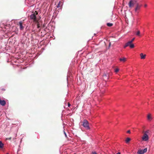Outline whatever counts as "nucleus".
Here are the masks:
<instances>
[{
	"mask_svg": "<svg viewBox=\"0 0 154 154\" xmlns=\"http://www.w3.org/2000/svg\"><path fill=\"white\" fill-rule=\"evenodd\" d=\"M38 14L37 11H35V12L32 14L30 16V18L34 22H37V20L36 18V15Z\"/></svg>",
	"mask_w": 154,
	"mask_h": 154,
	"instance_id": "nucleus-1",
	"label": "nucleus"
},
{
	"mask_svg": "<svg viewBox=\"0 0 154 154\" xmlns=\"http://www.w3.org/2000/svg\"><path fill=\"white\" fill-rule=\"evenodd\" d=\"M83 126L87 129H89L90 127L89 125V123L87 121L84 120L83 122Z\"/></svg>",
	"mask_w": 154,
	"mask_h": 154,
	"instance_id": "nucleus-2",
	"label": "nucleus"
},
{
	"mask_svg": "<svg viewBox=\"0 0 154 154\" xmlns=\"http://www.w3.org/2000/svg\"><path fill=\"white\" fill-rule=\"evenodd\" d=\"M141 138L142 140L144 141H147L149 139L148 135L144 134H143Z\"/></svg>",
	"mask_w": 154,
	"mask_h": 154,
	"instance_id": "nucleus-3",
	"label": "nucleus"
},
{
	"mask_svg": "<svg viewBox=\"0 0 154 154\" xmlns=\"http://www.w3.org/2000/svg\"><path fill=\"white\" fill-rule=\"evenodd\" d=\"M136 3V1L134 0H131L130 1L128 5L130 8H132L133 7L134 5Z\"/></svg>",
	"mask_w": 154,
	"mask_h": 154,
	"instance_id": "nucleus-4",
	"label": "nucleus"
},
{
	"mask_svg": "<svg viewBox=\"0 0 154 154\" xmlns=\"http://www.w3.org/2000/svg\"><path fill=\"white\" fill-rule=\"evenodd\" d=\"M58 4L57 6V8H58L57 10H60L62 8V2L59 1V2L57 1Z\"/></svg>",
	"mask_w": 154,
	"mask_h": 154,
	"instance_id": "nucleus-5",
	"label": "nucleus"
},
{
	"mask_svg": "<svg viewBox=\"0 0 154 154\" xmlns=\"http://www.w3.org/2000/svg\"><path fill=\"white\" fill-rule=\"evenodd\" d=\"M147 148H146L144 149L143 150L142 149H139L137 152V153L138 154H143L144 153L146 152H147Z\"/></svg>",
	"mask_w": 154,
	"mask_h": 154,
	"instance_id": "nucleus-6",
	"label": "nucleus"
},
{
	"mask_svg": "<svg viewBox=\"0 0 154 154\" xmlns=\"http://www.w3.org/2000/svg\"><path fill=\"white\" fill-rule=\"evenodd\" d=\"M6 104V102L4 100H1L0 98V104L2 106H4Z\"/></svg>",
	"mask_w": 154,
	"mask_h": 154,
	"instance_id": "nucleus-7",
	"label": "nucleus"
},
{
	"mask_svg": "<svg viewBox=\"0 0 154 154\" xmlns=\"http://www.w3.org/2000/svg\"><path fill=\"white\" fill-rule=\"evenodd\" d=\"M141 7V5H140L138 3H137L136 4V6L135 8V11H136L137 10H139L140 7Z\"/></svg>",
	"mask_w": 154,
	"mask_h": 154,
	"instance_id": "nucleus-8",
	"label": "nucleus"
},
{
	"mask_svg": "<svg viewBox=\"0 0 154 154\" xmlns=\"http://www.w3.org/2000/svg\"><path fill=\"white\" fill-rule=\"evenodd\" d=\"M23 23L22 22H19L20 28L21 30H22L24 29V27L22 25Z\"/></svg>",
	"mask_w": 154,
	"mask_h": 154,
	"instance_id": "nucleus-9",
	"label": "nucleus"
},
{
	"mask_svg": "<svg viewBox=\"0 0 154 154\" xmlns=\"http://www.w3.org/2000/svg\"><path fill=\"white\" fill-rule=\"evenodd\" d=\"M119 60L121 62H125L126 60V58L125 57H123L122 58H120L119 59Z\"/></svg>",
	"mask_w": 154,
	"mask_h": 154,
	"instance_id": "nucleus-10",
	"label": "nucleus"
},
{
	"mask_svg": "<svg viewBox=\"0 0 154 154\" xmlns=\"http://www.w3.org/2000/svg\"><path fill=\"white\" fill-rule=\"evenodd\" d=\"M140 56L141 59H144L145 58V57L146 55V54L143 55V53H141L140 54Z\"/></svg>",
	"mask_w": 154,
	"mask_h": 154,
	"instance_id": "nucleus-11",
	"label": "nucleus"
},
{
	"mask_svg": "<svg viewBox=\"0 0 154 154\" xmlns=\"http://www.w3.org/2000/svg\"><path fill=\"white\" fill-rule=\"evenodd\" d=\"M147 119L149 120H151L152 118V117H151V115L150 114H149L148 115H147Z\"/></svg>",
	"mask_w": 154,
	"mask_h": 154,
	"instance_id": "nucleus-12",
	"label": "nucleus"
},
{
	"mask_svg": "<svg viewBox=\"0 0 154 154\" xmlns=\"http://www.w3.org/2000/svg\"><path fill=\"white\" fill-rule=\"evenodd\" d=\"M6 90V89L5 88L3 87H1L0 89V91L2 92H3Z\"/></svg>",
	"mask_w": 154,
	"mask_h": 154,
	"instance_id": "nucleus-13",
	"label": "nucleus"
},
{
	"mask_svg": "<svg viewBox=\"0 0 154 154\" xmlns=\"http://www.w3.org/2000/svg\"><path fill=\"white\" fill-rule=\"evenodd\" d=\"M150 131L149 130H147L146 131L144 132V134H146L148 135L150 134Z\"/></svg>",
	"mask_w": 154,
	"mask_h": 154,
	"instance_id": "nucleus-14",
	"label": "nucleus"
},
{
	"mask_svg": "<svg viewBox=\"0 0 154 154\" xmlns=\"http://www.w3.org/2000/svg\"><path fill=\"white\" fill-rule=\"evenodd\" d=\"M131 140V139L129 138H127L126 140H125V141H126V142L127 143H128V142H129Z\"/></svg>",
	"mask_w": 154,
	"mask_h": 154,
	"instance_id": "nucleus-15",
	"label": "nucleus"
},
{
	"mask_svg": "<svg viewBox=\"0 0 154 154\" xmlns=\"http://www.w3.org/2000/svg\"><path fill=\"white\" fill-rule=\"evenodd\" d=\"M4 144L1 141H0V148H2L3 147Z\"/></svg>",
	"mask_w": 154,
	"mask_h": 154,
	"instance_id": "nucleus-16",
	"label": "nucleus"
},
{
	"mask_svg": "<svg viewBox=\"0 0 154 154\" xmlns=\"http://www.w3.org/2000/svg\"><path fill=\"white\" fill-rule=\"evenodd\" d=\"M107 25L109 27L112 26L113 25V24L110 23H107Z\"/></svg>",
	"mask_w": 154,
	"mask_h": 154,
	"instance_id": "nucleus-17",
	"label": "nucleus"
},
{
	"mask_svg": "<svg viewBox=\"0 0 154 154\" xmlns=\"http://www.w3.org/2000/svg\"><path fill=\"white\" fill-rule=\"evenodd\" d=\"M129 47L131 48H133L134 47V44H132V43H131L129 46Z\"/></svg>",
	"mask_w": 154,
	"mask_h": 154,
	"instance_id": "nucleus-18",
	"label": "nucleus"
},
{
	"mask_svg": "<svg viewBox=\"0 0 154 154\" xmlns=\"http://www.w3.org/2000/svg\"><path fill=\"white\" fill-rule=\"evenodd\" d=\"M119 69H118V68H115V69H114V71H115V72H119Z\"/></svg>",
	"mask_w": 154,
	"mask_h": 154,
	"instance_id": "nucleus-19",
	"label": "nucleus"
},
{
	"mask_svg": "<svg viewBox=\"0 0 154 154\" xmlns=\"http://www.w3.org/2000/svg\"><path fill=\"white\" fill-rule=\"evenodd\" d=\"M140 31H138L136 33V35L138 36H140Z\"/></svg>",
	"mask_w": 154,
	"mask_h": 154,
	"instance_id": "nucleus-20",
	"label": "nucleus"
},
{
	"mask_svg": "<svg viewBox=\"0 0 154 154\" xmlns=\"http://www.w3.org/2000/svg\"><path fill=\"white\" fill-rule=\"evenodd\" d=\"M131 43L130 41L128 42L127 43H126L127 45L129 46Z\"/></svg>",
	"mask_w": 154,
	"mask_h": 154,
	"instance_id": "nucleus-21",
	"label": "nucleus"
},
{
	"mask_svg": "<svg viewBox=\"0 0 154 154\" xmlns=\"http://www.w3.org/2000/svg\"><path fill=\"white\" fill-rule=\"evenodd\" d=\"M135 39V38H133L131 41H130V42L131 43H132V42L134 41Z\"/></svg>",
	"mask_w": 154,
	"mask_h": 154,
	"instance_id": "nucleus-22",
	"label": "nucleus"
},
{
	"mask_svg": "<svg viewBox=\"0 0 154 154\" xmlns=\"http://www.w3.org/2000/svg\"><path fill=\"white\" fill-rule=\"evenodd\" d=\"M11 139V137H9V138H6V140H10Z\"/></svg>",
	"mask_w": 154,
	"mask_h": 154,
	"instance_id": "nucleus-23",
	"label": "nucleus"
},
{
	"mask_svg": "<svg viewBox=\"0 0 154 154\" xmlns=\"http://www.w3.org/2000/svg\"><path fill=\"white\" fill-rule=\"evenodd\" d=\"M127 46H128V45H127V44L126 43L125 44V45L124 46V48H125L126 47H127Z\"/></svg>",
	"mask_w": 154,
	"mask_h": 154,
	"instance_id": "nucleus-24",
	"label": "nucleus"
},
{
	"mask_svg": "<svg viewBox=\"0 0 154 154\" xmlns=\"http://www.w3.org/2000/svg\"><path fill=\"white\" fill-rule=\"evenodd\" d=\"M92 154H97L96 152H92Z\"/></svg>",
	"mask_w": 154,
	"mask_h": 154,
	"instance_id": "nucleus-25",
	"label": "nucleus"
},
{
	"mask_svg": "<svg viewBox=\"0 0 154 154\" xmlns=\"http://www.w3.org/2000/svg\"><path fill=\"white\" fill-rule=\"evenodd\" d=\"M70 105H71L69 103H68V107H69L70 106Z\"/></svg>",
	"mask_w": 154,
	"mask_h": 154,
	"instance_id": "nucleus-26",
	"label": "nucleus"
},
{
	"mask_svg": "<svg viewBox=\"0 0 154 154\" xmlns=\"http://www.w3.org/2000/svg\"><path fill=\"white\" fill-rule=\"evenodd\" d=\"M64 134H65V137H67V135H66V133L64 131Z\"/></svg>",
	"mask_w": 154,
	"mask_h": 154,
	"instance_id": "nucleus-27",
	"label": "nucleus"
},
{
	"mask_svg": "<svg viewBox=\"0 0 154 154\" xmlns=\"http://www.w3.org/2000/svg\"><path fill=\"white\" fill-rule=\"evenodd\" d=\"M127 133H130V130H128V131H127Z\"/></svg>",
	"mask_w": 154,
	"mask_h": 154,
	"instance_id": "nucleus-28",
	"label": "nucleus"
},
{
	"mask_svg": "<svg viewBox=\"0 0 154 154\" xmlns=\"http://www.w3.org/2000/svg\"><path fill=\"white\" fill-rule=\"evenodd\" d=\"M40 25H39V24H37V27L38 28L39 27H40Z\"/></svg>",
	"mask_w": 154,
	"mask_h": 154,
	"instance_id": "nucleus-29",
	"label": "nucleus"
},
{
	"mask_svg": "<svg viewBox=\"0 0 154 154\" xmlns=\"http://www.w3.org/2000/svg\"><path fill=\"white\" fill-rule=\"evenodd\" d=\"M147 6V5L146 4H145L144 5V7H146Z\"/></svg>",
	"mask_w": 154,
	"mask_h": 154,
	"instance_id": "nucleus-30",
	"label": "nucleus"
},
{
	"mask_svg": "<svg viewBox=\"0 0 154 154\" xmlns=\"http://www.w3.org/2000/svg\"><path fill=\"white\" fill-rule=\"evenodd\" d=\"M116 154H121L120 152H118Z\"/></svg>",
	"mask_w": 154,
	"mask_h": 154,
	"instance_id": "nucleus-31",
	"label": "nucleus"
},
{
	"mask_svg": "<svg viewBox=\"0 0 154 154\" xmlns=\"http://www.w3.org/2000/svg\"><path fill=\"white\" fill-rule=\"evenodd\" d=\"M106 76V74H105V75H103V76Z\"/></svg>",
	"mask_w": 154,
	"mask_h": 154,
	"instance_id": "nucleus-32",
	"label": "nucleus"
},
{
	"mask_svg": "<svg viewBox=\"0 0 154 154\" xmlns=\"http://www.w3.org/2000/svg\"><path fill=\"white\" fill-rule=\"evenodd\" d=\"M6 154H9L8 153H7Z\"/></svg>",
	"mask_w": 154,
	"mask_h": 154,
	"instance_id": "nucleus-33",
	"label": "nucleus"
}]
</instances>
